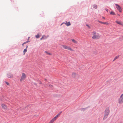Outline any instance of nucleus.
<instances>
[{"mask_svg": "<svg viewBox=\"0 0 123 123\" xmlns=\"http://www.w3.org/2000/svg\"><path fill=\"white\" fill-rule=\"evenodd\" d=\"M93 8H95L96 9L97 8V6L96 5H94L93 6Z\"/></svg>", "mask_w": 123, "mask_h": 123, "instance_id": "dca6fc26", "label": "nucleus"}, {"mask_svg": "<svg viewBox=\"0 0 123 123\" xmlns=\"http://www.w3.org/2000/svg\"><path fill=\"white\" fill-rule=\"evenodd\" d=\"M26 77V74L24 73H22V74L21 76L20 80V82H22L25 80Z\"/></svg>", "mask_w": 123, "mask_h": 123, "instance_id": "7ed1b4c3", "label": "nucleus"}, {"mask_svg": "<svg viewBox=\"0 0 123 123\" xmlns=\"http://www.w3.org/2000/svg\"><path fill=\"white\" fill-rule=\"evenodd\" d=\"M92 38L94 40H96L99 38L100 37V35L95 31H93L92 32Z\"/></svg>", "mask_w": 123, "mask_h": 123, "instance_id": "f257e3e1", "label": "nucleus"}, {"mask_svg": "<svg viewBox=\"0 0 123 123\" xmlns=\"http://www.w3.org/2000/svg\"><path fill=\"white\" fill-rule=\"evenodd\" d=\"M103 18H104V19H105V18L104 17H103Z\"/></svg>", "mask_w": 123, "mask_h": 123, "instance_id": "72a5a7b5", "label": "nucleus"}, {"mask_svg": "<svg viewBox=\"0 0 123 123\" xmlns=\"http://www.w3.org/2000/svg\"><path fill=\"white\" fill-rule=\"evenodd\" d=\"M106 11L107 12L108 10L107 9H106Z\"/></svg>", "mask_w": 123, "mask_h": 123, "instance_id": "473e14b6", "label": "nucleus"}, {"mask_svg": "<svg viewBox=\"0 0 123 123\" xmlns=\"http://www.w3.org/2000/svg\"><path fill=\"white\" fill-rule=\"evenodd\" d=\"M57 118L55 116L53 118H52L49 122L50 123H53L55 121Z\"/></svg>", "mask_w": 123, "mask_h": 123, "instance_id": "1a4fd4ad", "label": "nucleus"}, {"mask_svg": "<svg viewBox=\"0 0 123 123\" xmlns=\"http://www.w3.org/2000/svg\"><path fill=\"white\" fill-rule=\"evenodd\" d=\"M29 38H30V37H28V39H29Z\"/></svg>", "mask_w": 123, "mask_h": 123, "instance_id": "c9c22d12", "label": "nucleus"}, {"mask_svg": "<svg viewBox=\"0 0 123 123\" xmlns=\"http://www.w3.org/2000/svg\"><path fill=\"white\" fill-rule=\"evenodd\" d=\"M71 76L73 78L75 79H77L79 76L76 73L74 72H73L72 73Z\"/></svg>", "mask_w": 123, "mask_h": 123, "instance_id": "39448f33", "label": "nucleus"}, {"mask_svg": "<svg viewBox=\"0 0 123 123\" xmlns=\"http://www.w3.org/2000/svg\"><path fill=\"white\" fill-rule=\"evenodd\" d=\"M49 123H50L49 122Z\"/></svg>", "mask_w": 123, "mask_h": 123, "instance_id": "4c0bfd02", "label": "nucleus"}, {"mask_svg": "<svg viewBox=\"0 0 123 123\" xmlns=\"http://www.w3.org/2000/svg\"><path fill=\"white\" fill-rule=\"evenodd\" d=\"M63 23L65 24L67 26H69L71 25V24L70 22H68L67 21H66L65 23Z\"/></svg>", "mask_w": 123, "mask_h": 123, "instance_id": "9b49d317", "label": "nucleus"}, {"mask_svg": "<svg viewBox=\"0 0 123 123\" xmlns=\"http://www.w3.org/2000/svg\"><path fill=\"white\" fill-rule=\"evenodd\" d=\"M62 112V111H61L60 112H59L58 114L55 116V117H56L57 118V117L61 114Z\"/></svg>", "mask_w": 123, "mask_h": 123, "instance_id": "2eb2a0df", "label": "nucleus"}, {"mask_svg": "<svg viewBox=\"0 0 123 123\" xmlns=\"http://www.w3.org/2000/svg\"><path fill=\"white\" fill-rule=\"evenodd\" d=\"M1 106L2 108L4 110H6L7 109V106L5 104H1Z\"/></svg>", "mask_w": 123, "mask_h": 123, "instance_id": "423d86ee", "label": "nucleus"}, {"mask_svg": "<svg viewBox=\"0 0 123 123\" xmlns=\"http://www.w3.org/2000/svg\"><path fill=\"white\" fill-rule=\"evenodd\" d=\"M116 8L120 12H122V9L118 5L116 4Z\"/></svg>", "mask_w": 123, "mask_h": 123, "instance_id": "0eeeda50", "label": "nucleus"}, {"mask_svg": "<svg viewBox=\"0 0 123 123\" xmlns=\"http://www.w3.org/2000/svg\"><path fill=\"white\" fill-rule=\"evenodd\" d=\"M63 48L65 49H67L71 51H73L74 50L69 46L63 45H62Z\"/></svg>", "mask_w": 123, "mask_h": 123, "instance_id": "20e7f679", "label": "nucleus"}, {"mask_svg": "<svg viewBox=\"0 0 123 123\" xmlns=\"http://www.w3.org/2000/svg\"><path fill=\"white\" fill-rule=\"evenodd\" d=\"M34 84L36 85H37V84L36 83H34Z\"/></svg>", "mask_w": 123, "mask_h": 123, "instance_id": "2f4dec72", "label": "nucleus"}, {"mask_svg": "<svg viewBox=\"0 0 123 123\" xmlns=\"http://www.w3.org/2000/svg\"><path fill=\"white\" fill-rule=\"evenodd\" d=\"M28 46H27V45L26 46V48L25 49H27V48H28Z\"/></svg>", "mask_w": 123, "mask_h": 123, "instance_id": "7c9ffc66", "label": "nucleus"}, {"mask_svg": "<svg viewBox=\"0 0 123 123\" xmlns=\"http://www.w3.org/2000/svg\"><path fill=\"white\" fill-rule=\"evenodd\" d=\"M110 14H111L112 15H115V13L114 12H110Z\"/></svg>", "mask_w": 123, "mask_h": 123, "instance_id": "4be33fe9", "label": "nucleus"}, {"mask_svg": "<svg viewBox=\"0 0 123 123\" xmlns=\"http://www.w3.org/2000/svg\"><path fill=\"white\" fill-rule=\"evenodd\" d=\"M71 40H72V42L74 43L75 44H77V41L75 40L74 39H71Z\"/></svg>", "mask_w": 123, "mask_h": 123, "instance_id": "4468645a", "label": "nucleus"}, {"mask_svg": "<svg viewBox=\"0 0 123 123\" xmlns=\"http://www.w3.org/2000/svg\"><path fill=\"white\" fill-rule=\"evenodd\" d=\"M118 15L119 16L120 15L119 14H118Z\"/></svg>", "mask_w": 123, "mask_h": 123, "instance_id": "e433bc0d", "label": "nucleus"}, {"mask_svg": "<svg viewBox=\"0 0 123 123\" xmlns=\"http://www.w3.org/2000/svg\"><path fill=\"white\" fill-rule=\"evenodd\" d=\"M44 37H43V39H44Z\"/></svg>", "mask_w": 123, "mask_h": 123, "instance_id": "f704fd0d", "label": "nucleus"}, {"mask_svg": "<svg viewBox=\"0 0 123 123\" xmlns=\"http://www.w3.org/2000/svg\"><path fill=\"white\" fill-rule=\"evenodd\" d=\"M123 102V99L120 98L118 100V103L120 104H121Z\"/></svg>", "mask_w": 123, "mask_h": 123, "instance_id": "9d476101", "label": "nucleus"}, {"mask_svg": "<svg viewBox=\"0 0 123 123\" xmlns=\"http://www.w3.org/2000/svg\"><path fill=\"white\" fill-rule=\"evenodd\" d=\"M39 83L40 84H41L42 83V82L40 81H39Z\"/></svg>", "mask_w": 123, "mask_h": 123, "instance_id": "c756f323", "label": "nucleus"}, {"mask_svg": "<svg viewBox=\"0 0 123 123\" xmlns=\"http://www.w3.org/2000/svg\"><path fill=\"white\" fill-rule=\"evenodd\" d=\"M29 42V41L28 40L26 42H25L23 44H22V46H24V44H25V43H28V42Z\"/></svg>", "mask_w": 123, "mask_h": 123, "instance_id": "5701e85b", "label": "nucleus"}, {"mask_svg": "<svg viewBox=\"0 0 123 123\" xmlns=\"http://www.w3.org/2000/svg\"><path fill=\"white\" fill-rule=\"evenodd\" d=\"M120 98L123 99V93L121 95Z\"/></svg>", "mask_w": 123, "mask_h": 123, "instance_id": "393cba45", "label": "nucleus"}, {"mask_svg": "<svg viewBox=\"0 0 123 123\" xmlns=\"http://www.w3.org/2000/svg\"><path fill=\"white\" fill-rule=\"evenodd\" d=\"M48 86L50 87V88H52L53 87V86L52 85H50V84H49L48 85Z\"/></svg>", "mask_w": 123, "mask_h": 123, "instance_id": "b1692460", "label": "nucleus"}, {"mask_svg": "<svg viewBox=\"0 0 123 123\" xmlns=\"http://www.w3.org/2000/svg\"><path fill=\"white\" fill-rule=\"evenodd\" d=\"M5 82L7 84V85H9V83H8V82Z\"/></svg>", "mask_w": 123, "mask_h": 123, "instance_id": "cd10ccee", "label": "nucleus"}, {"mask_svg": "<svg viewBox=\"0 0 123 123\" xmlns=\"http://www.w3.org/2000/svg\"><path fill=\"white\" fill-rule=\"evenodd\" d=\"M7 76L8 78H12L13 77V75L10 74H7Z\"/></svg>", "mask_w": 123, "mask_h": 123, "instance_id": "ddd939ff", "label": "nucleus"}, {"mask_svg": "<svg viewBox=\"0 0 123 123\" xmlns=\"http://www.w3.org/2000/svg\"><path fill=\"white\" fill-rule=\"evenodd\" d=\"M44 37V39H46L47 37H46V36H42V37L40 39L41 40L42 39H43V37Z\"/></svg>", "mask_w": 123, "mask_h": 123, "instance_id": "a211bd4d", "label": "nucleus"}, {"mask_svg": "<svg viewBox=\"0 0 123 123\" xmlns=\"http://www.w3.org/2000/svg\"><path fill=\"white\" fill-rule=\"evenodd\" d=\"M45 53H46L47 54H48V55H51V54L50 53H49L47 51H45Z\"/></svg>", "mask_w": 123, "mask_h": 123, "instance_id": "412c9836", "label": "nucleus"}, {"mask_svg": "<svg viewBox=\"0 0 123 123\" xmlns=\"http://www.w3.org/2000/svg\"><path fill=\"white\" fill-rule=\"evenodd\" d=\"M110 112L109 108V107L106 108L105 111L104 116L103 118L104 120L108 116Z\"/></svg>", "mask_w": 123, "mask_h": 123, "instance_id": "f03ea898", "label": "nucleus"}, {"mask_svg": "<svg viewBox=\"0 0 123 123\" xmlns=\"http://www.w3.org/2000/svg\"><path fill=\"white\" fill-rule=\"evenodd\" d=\"M98 22L100 23H101L102 24H106L107 25H109L110 24L109 23H107V22H101V21H99Z\"/></svg>", "mask_w": 123, "mask_h": 123, "instance_id": "f8f14e48", "label": "nucleus"}, {"mask_svg": "<svg viewBox=\"0 0 123 123\" xmlns=\"http://www.w3.org/2000/svg\"><path fill=\"white\" fill-rule=\"evenodd\" d=\"M118 57V56H116V57H115L113 61H114L115 60H116V59Z\"/></svg>", "mask_w": 123, "mask_h": 123, "instance_id": "bb28decb", "label": "nucleus"}, {"mask_svg": "<svg viewBox=\"0 0 123 123\" xmlns=\"http://www.w3.org/2000/svg\"><path fill=\"white\" fill-rule=\"evenodd\" d=\"M44 37V39H46L47 37H46V36H42V37L40 39L41 40L42 39H43V37Z\"/></svg>", "mask_w": 123, "mask_h": 123, "instance_id": "6ab92c4d", "label": "nucleus"}, {"mask_svg": "<svg viewBox=\"0 0 123 123\" xmlns=\"http://www.w3.org/2000/svg\"><path fill=\"white\" fill-rule=\"evenodd\" d=\"M86 26H87L88 28H90V26L89 25H86Z\"/></svg>", "mask_w": 123, "mask_h": 123, "instance_id": "c85d7f7f", "label": "nucleus"}, {"mask_svg": "<svg viewBox=\"0 0 123 123\" xmlns=\"http://www.w3.org/2000/svg\"><path fill=\"white\" fill-rule=\"evenodd\" d=\"M119 39L120 40H122L123 39V35L120 37L119 38Z\"/></svg>", "mask_w": 123, "mask_h": 123, "instance_id": "f3484780", "label": "nucleus"}, {"mask_svg": "<svg viewBox=\"0 0 123 123\" xmlns=\"http://www.w3.org/2000/svg\"><path fill=\"white\" fill-rule=\"evenodd\" d=\"M115 22L118 24L122 25H123V23L122 22L118 21L117 20L115 21Z\"/></svg>", "mask_w": 123, "mask_h": 123, "instance_id": "6e6552de", "label": "nucleus"}, {"mask_svg": "<svg viewBox=\"0 0 123 123\" xmlns=\"http://www.w3.org/2000/svg\"><path fill=\"white\" fill-rule=\"evenodd\" d=\"M36 37L37 38H38L39 37V34H37L36 36Z\"/></svg>", "mask_w": 123, "mask_h": 123, "instance_id": "a878e982", "label": "nucleus"}, {"mask_svg": "<svg viewBox=\"0 0 123 123\" xmlns=\"http://www.w3.org/2000/svg\"><path fill=\"white\" fill-rule=\"evenodd\" d=\"M27 49H25L23 51L24 55H25V53L27 52Z\"/></svg>", "mask_w": 123, "mask_h": 123, "instance_id": "aec40b11", "label": "nucleus"}]
</instances>
